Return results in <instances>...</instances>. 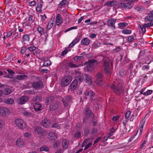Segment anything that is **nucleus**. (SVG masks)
I'll return each mask as SVG.
<instances>
[{
    "instance_id": "f257e3e1",
    "label": "nucleus",
    "mask_w": 153,
    "mask_h": 153,
    "mask_svg": "<svg viewBox=\"0 0 153 153\" xmlns=\"http://www.w3.org/2000/svg\"><path fill=\"white\" fill-rule=\"evenodd\" d=\"M114 93L116 94H119L124 92V84L120 82H118L117 85L113 84H111L110 87Z\"/></svg>"
},
{
    "instance_id": "f03ea898",
    "label": "nucleus",
    "mask_w": 153,
    "mask_h": 153,
    "mask_svg": "<svg viewBox=\"0 0 153 153\" xmlns=\"http://www.w3.org/2000/svg\"><path fill=\"white\" fill-rule=\"evenodd\" d=\"M72 80V77L70 75H68L63 77L61 81V84L62 86H67L70 83Z\"/></svg>"
},
{
    "instance_id": "7ed1b4c3",
    "label": "nucleus",
    "mask_w": 153,
    "mask_h": 153,
    "mask_svg": "<svg viewBox=\"0 0 153 153\" xmlns=\"http://www.w3.org/2000/svg\"><path fill=\"white\" fill-rule=\"evenodd\" d=\"M102 64L105 73L107 75L110 74L111 73L110 63L109 62L104 61Z\"/></svg>"
},
{
    "instance_id": "20e7f679",
    "label": "nucleus",
    "mask_w": 153,
    "mask_h": 153,
    "mask_svg": "<svg viewBox=\"0 0 153 153\" xmlns=\"http://www.w3.org/2000/svg\"><path fill=\"white\" fill-rule=\"evenodd\" d=\"M102 64L105 73L107 75L110 74L111 73L110 63L109 62L104 61Z\"/></svg>"
},
{
    "instance_id": "39448f33",
    "label": "nucleus",
    "mask_w": 153,
    "mask_h": 153,
    "mask_svg": "<svg viewBox=\"0 0 153 153\" xmlns=\"http://www.w3.org/2000/svg\"><path fill=\"white\" fill-rule=\"evenodd\" d=\"M15 123L16 126L22 129L25 128L26 126V124L24 121L20 118L16 119Z\"/></svg>"
},
{
    "instance_id": "423d86ee",
    "label": "nucleus",
    "mask_w": 153,
    "mask_h": 153,
    "mask_svg": "<svg viewBox=\"0 0 153 153\" xmlns=\"http://www.w3.org/2000/svg\"><path fill=\"white\" fill-rule=\"evenodd\" d=\"M34 131L36 134L41 136L45 135L46 131L42 128L39 126H36L34 128Z\"/></svg>"
},
{
    "instance_id": "0eeeda50",
    "label": "nucleus",
    "mask_w": 153,
    "mask_h": 153,
    "mask_svg": "<svg viewBox=\"0 0 153 153\" xmlns=\"http://www.w3.org/2000/svg\"><path fill=\"white\" fill-rule=\"evenodd\" d=\"M85 116L87 117L94 119L95 117V115L92 112L89 107H86L85 108V110L84 112Z\"/></svg>"
},
{
    "instance_id": "6e6552de",
    "label": "nucleus",
    "mask_w": 153,
    "mask_h": 153,
    "mask_svg": "<svg viewBox=\"0 0 153 153\" xmlns=\"http://www.w3.org/2000/svg\"><path fill=\"white\" fill-rule=\"evenodd\" d=\"M117 20V19H109L107 21V25L108 27H111L112 29H114L116 28L115 24Z\"/></svg>"
},
{
    "instance_id": "1a4fd4ad",
    "label": "nucleus",
    "mask_w": 153,
    "mask_h": 153,
    "mask_svg": "<svg viewBox=\"0 0 153 153\" xmlns=\"http://www.w3.org/2000/svg\"><path fill=\"white\" fill-rule=\"evenodd\" d=\"M32 86L33 88H42L43 86V82L42 81L33 82L32 84Z\"/></svg>"
},
{
    "instance_id": "9d476101",
    "label": "nucleus",
    "mask_w": 153,
    "mask_h": 153,
    "mask_svg": "<svg viewBox=\"0 0 153 153\" xmlns=\"http://www.w3.org/2000/svg\"><path fill=\"white\" fill-rule=\"evenodd\" d=\"M102 74L101 73H99L97 74L96 75V79L95 80V82L97 84L100 85H102L101 82L102 80Z\"/></svg>"
},
{
    "instance_id": "9b49d317",
    "label": "nucleus",
    "mask_w": 153,
    "mask_h": 153,
    "mask_svg": "<svg viewBox=\"0 0 153 153\" xmlns=\"http://www.w3.org/2000/svg\"><path fill=\"white\" fill-rule=\"evenodd\" d=\"M29 100L28 97L26 96H22L19 98V103L22 105L28 102Z\"/></svg>"
},
{
    "instance_id": "f8f14e48",
    "label": "nucleus",
    "mask_w": 153,
    "mask_h": 153,
    "mask_svg": "<svg viewBox=\"0 0 153 153\" xmlns=\"http://www.w3.org/2000/svg\"><path fill=\"white\" fill-rule=\"evenodd\" d=\"M84 79H85L87 82L90 85H92V81L91 79V76L88 74H82Z\"/></svg>"
},
{
    "instance_id": "ddd939ff",
    "label": "nucleus",
    "mask_w": 153,
    "mask_h": 153,
    "mask_svg": "<svg viewBox=\"0 0 153 153\" xmlns=\"http://www.w3.org/2000/svg\"><path fill=\"white\" fill-rule=\"evenodd\" d=\"M62 22V18L59 14L56 15V23L57 26L59 25Z\"/></svg>"
},
{
    "instance_id": "4468645a",
    "label": "nucleus",
    "mask_w": 153,
    "mask_h": 153,
    "mask_svg": "<svg viewBox=\"0 0 153 153\" xmlns=\"http://www.w3.org/2000/svg\"><path fill=\"white\" fill-rule=\"evenodd\" d=\"M40 124L42 126L45 128H48L50 126V121L49 120L45 119Z\"/></svg>"
},
{
    "instance_id": "2eb2a0df",
    "label": "nucleus",
    "mask_w": 153,
    "mask_h": 153,
    "mask_svg": "<svg viewBox=\"0 0 153 153\" xmlns=\"http://www.w3.org/2000/svg\"><path fill=\"white\" fill-rule=\"evenodd\" d=\"M59 103L56 102L50 106L49 110L50 111H53L55 110L58 109L59 106Z\"/></svg>"
},
{
    "instance_id": "dca6fc26",
    "label": "nucleus",
    "mask_w": 153,
    "mask_h": 153,
    "mask_svg": "<svg viewBox=\"0 0 153 153\" xmlns=\"http://www.w3.org/2000/svg\"><path fill=\"white\" fill-rule=\"evenodd\" d=\"M77 82L76 80H74L70 86V88L72 91H74L77 85Z\"/></svg>"
},
{
    "instance_id": "f3484780",
    "label": "nucleus",
    "mask_w": 153,
    "mask_h": 153,
    "mask_svg": "<svg viewBox=\"0 0 153 153\" xmlns=\"http://www.w3.org/2000/svg\"><path fill=\"white\" fill-rule=\"evenodd\" d=\"M89 39L88 38H85L82 40L81 44L84 45H88L89 44Z\"/></svg>"
},
{
    "instance_id": "a211bd4d",
    "label": "nucleus",
    "mask_w": 153,
    "mask_h": 153,
    "mask_svg": "<svg viewBox=\"0 0 153 153\" xmlns=\"http://www.w3.org/2000/svg\"><path fill=\"white\" fill-rule=\"evenodd\" d=\"M43 3V1H42L41 0L37 4V7L36 8V11L38 12H40L41 11V8L42 6V4Z\"/></svg>"
},
{
    "instance_id": "6ab92c4d",
    "label": "nucleus",
    "mask_w": 153,
    "mask_h": 153,
    "mask_svg": "<svg viewBox=\"0 0 153 153\" xmlns=\"http://www.w3.org/2000/svg\"><path fill=\"white\" fill-rule=\"evenodd\" d=\"M33 107L34 110L35 111H40L41 110V109H40L41 107V105L38 102L35 103Z\"/></svg>"
},
{
    "instance_id": "aec40b11",
    "label": "nucleus",
    "mask_w": 153,
    "mask_h": 153,
    "mask_svg": "<svg viewBox=\"0 0 153 153\" xmlns=\"http://www.w3.org/2000/svg\"><path fill=\"white\" fill-rule=\"evenodd\" d=\"M1 114L3 115H7L10 113L9 110L7 108L4 107H2V109H1Z\"/></svg>"
},
{
    "instance_id": "412c9836",
    "label": "nucleus",
    "mask_w": 153,
    "mask_h": 153,
    "mask_svg": "<svg viewBox=\"0 0 153 153\" xmlns=\"http://www.w3.org/2000/svg\"><path fill=\"white\" fill-rule=\"evenodd\" d=\"M7 71L8 72V74L4 76V77L8 78H12L13 76L12 75L14 74V72L12 70L8 69L7 70Z\"/></svg>"
},
{
    "instance_id": "4be33fe9",
    "label": "nucleus",
    "mask_w": 153,
    "mask_h": 153,
    "mask_svg": "<svg viewBox=\"0 0 153 153\" xmlns=\"http://www.w3.org/2000/svg\"><path fill=\"white\" fill-rule=\"evenodd\" d=\"M62 144L63 147L64 149H66L68 148L69 143L68 141L66 139H64L62 140Z\"/></svg>"
},
{
    "instance_id": "5701e85b",
    "label": "nucleus",
    "mask_w": 153,
    "mask_h": 153,
    "mask_svg": "<svg viewBox=\"0 0 153 153\" xmlns=\"http://www.w3.org/2000/svg\"><path fill=\"white\" fill-rule=\"evenodd\" d=\"M16 144L17 145L22 147L24 145V142L23 140L20 138L16 141Z\"/></svg>"
},
{
    "instance_id": "b1692460",
    "label": "nucleus",
    "mask_w": 153,
    "mask_h": 153,
    "mask_svg": "<svg viewBox=\"0 0 153 153\" xmlns=\"http://www.w3.org/2000/svg\"><path fill=\"white\" fill-rule=\"evenodd\" d=\"M4 102L5 103L9 105H12L14 102V101L13 99L9 98L5 100Z\"/></svg>"
},
{
    "instance_id": "393cba45",
    "label": "nucleus",
    "mask_w": 153,
    "mask_h": 153,
    "mask_svg": "<svg viewBox=\"0 0 153 153\" xmlns=\"http://www.w3.org/2000/svg\"><path fill=\"white\" fill-rule=\"evenodd\" d=\"M68 3L67 0H63L60 2L59 4L58 7L59 8H61L62 7H65L66 4Z\"/></svg>"
},
{
    "instance_id": "a878e982",
    "label": "nucleus",
    "mask_w": 153,
    "mask_h": 153,
    "mask_svg": "<svg viewBox=\"0 0 153 153\" xmlns=\"http://www.w3.org/2000/svg\"><path fill=\"white\" fill-rule=\"evenodd\" d=\"M117 4V2L115 1H108L105 3L106 5L109 6H114L116 5Z\"/></svg>"
},
{
    "instance_id": "bb28decb",
    "label": "nucleus",
    "mask_w": 153,
    "mask_h": 153,
    "mask_svg": "<svg viewBox=\"0 0 153 153\" xmlns=\"http://www.w3.org/2000/svg\"><path fill=\"white\" fill-rule=\"evenodd\" d=\"M29 36L27 34L24 35L22 38V42H27L29 41Z\"/></svg>"
},
{
    "instance_id": "cd10ccee",
    "label": "nucleus",
    "mask_w": 153,
    "mask_h": 153,
    "mask_svg": "<svg viewBox=\"0 0 153 153\" xmlns=\"http://www.w3.org/2000/svg\"><path fill=\"white\" fill-rule=\"evenodd\" d=\"M54 24V21L51 20L49 21L47 27V29L50 30L53 27Z\"/></svg>"
},
{
    "instance_id": "c85d7f7f",
    "label": "nucleus",
    "mask_w": 153,
    "mask_h": 153,
    "mask_svg": "<svg viewBox=\"0 0 153 153\" xmlns=\"http://www.w3.org/2000/svg\"><path fill=\"white\" fill-rule=\"evenodd\" d=\"M82 76L80 75H78L76 76L74 80H76L77 82H79V83H81L82 82L83 80V78L82 77Z\"/></svg>"
},
{
    "instance_id": "c756f323",
    "label": "nucleus",
    "mask_w": 153,
    "mask_h": 153,
    "mask_svg": "<svg viewBox=\"0 0 153 153\" xmlns=\"http://www.w3.org/2000/svg\"><path fill=\"white\" fill-rule=\"evenodd\" d=\"M84 135L85 136H87L89 134L90 129L88 127H85L83 128Z\"/></svg>"
},
{
    "instance_id": "7c9ffc66",
    "label": "nucleus",
    "mask_w": 153,
    "mask_h": 153,
    "mask_svg": "<svg viewBox=\"0 0 153 153\" xmlns=\"http://www.w3.org/2000/svg\"><path fill=\"white\" fill-rule=\"evenodd\" d=\"M12 90L10 88H6L4 89L3 93L5 95H8L12 92Z\"/></svg>"
},
{
    "instance_id": "2f4dec72",
    "label": "nucleus",
    "mask_w": 153,
    "mask_h": 153,
    "mask_svg": "<svg viewBox=\"0 0 153 153\" xmlns=\"http://www.w3.org/2000/svg\"><path fill=\"white\" fill-rule=\"evenodd\" d=\"M40 151H45L46 152H48L49 150V149L48 147L46 146H44L42 147H41L40 148Z\"/></svg>"
},
{
    "instance_id": "473e14b6",
    "label": "nucleus",
    "mask_w": 153,
    "mask_h": 153,
    "mask_svg": "<svg viewBox=\"0 0 153 153\" xmlns=\"http://www.w3.org/2000/svg\"><path fill=\"white\" fill-rule=\"evenodd\" d=\"M54 97L53 96L48 97L46 98V101L47 103H50L54 100Z\"/></svg>"
},
{
    "instance_id": "72a5a7b5",
    "label": "nucleus",
    "mask_w": 153,
    "mask_h": 153,
    "mask_svg": "<svg viewBox=\"0 0 153 153\" xmlns=\"http://www.w3.org/2000/svg\"><path fill=\"white\" fill-rule=\"evenodd\" d=\"M98 62L95 59H92L90 60H89L88 62H85V64L87 63H88L90 65H94L95 64H98Z\"/></svg>"
},
{
    "instance_id": "f704fd0d",
    "label": "nucleus",
    "mask_w": 153,
    "mask_h": 153,
    "mask_svg": "<svg viewBox=\"0 0 153 153\" xmlns=\"http://www.w3.org/2000/svg\"><path fill=\"white\" fill-rule=\"evenodd\" d=\"M27 76L26 75H18L17 76V78L19 80H23L25 78H27Z\"/></svg>"
},
{
    "instance_id": "c9c22d12",
    "label": "nucleus",
    "mask_w": 153,
    "mask_h": 153,
    "mask_svg": "<svg viewBox=\"0 0 153 153\" xmlns=\"http://www.w3.org/2000/svg\"><path fill=\"white\" fill-rule=\"evenodd\" d=\"M37 30L40 33V36H42L44 33L43 29L41 27H38L37 29Z\"/></svg>"
},
{
    "instance_id": "e433bc0d",
    "label": "nucleus",
    "mask_w": 153,
    "mask_h": 153,
    "mask_svg": "<svg viewBox=\"0 0 153 153\" xmlns=\"http://www.w3.org/2000/svg\"><path fill=\"white\" fill-rule=\"evenodd\" d=\"M65 99L68 102H71L72 100V97L71 95H66L65 97Z\"/></svg>"
},
{
    "instance_id": "4c0bfd02",
    "label": "nucleus",
    "mask_w": 153,
    "mask_h": 153,
    "mask_svg": "<svg viewBox=\"0 0 153 153\" xmlns=\"http://www.w3.org/2000/svg\"><path fill=\"white\" fill-rule=\"evenodd\" d=\"M83 59L82 56H76L73 58V59L75 61H79Z\"/></svg>"
},
{
    "instance_id": "58836bf2",
    "label": "nucleus",
    "mask_w": 153,
    "mask_h": 153,
    "mask_svg": "<svg viewBox=\"0 0 153 153\" xmlns=\"http://www.w3.org/2000/svg\"><path fill=\"white\" fill-rule=\"evenodd\" d=\"M128 24L125 23H119L118 26L119 28H124Z\"/></svg>"
},
{
    "instance_id": "ea45409f",
    "label": "nucleus",
    "mask_w": 153,
    "mask_h": 153,
    "mask_svg": "<svg viewBox=\"0 0 153 153\" xmlns=\"http://www.w3.org/2000/svg\"><path fill=\"white\" fill-rule=\"evenodd\" d=\"M153 25V22L151 21L149 22L147 24H144V26L145 27H149Z\"/></svg>"
},
{
    "instance_id": "a19ab883",
    "label": "nucleus",
    "mask_w": 153,
    "mask_h": 153,
    "mask_svg": "<svg viewBox=\"0 0 153 153\" xmlns=\"http://www.w3.org/2000/svg\"><path fill=\"white\" fill-rule=\"evenodd\" d=\"M68 66L71 68H77L78 66L76 64H73L71 62H69L68 63Z\"/></svg>"
},
{
    "instance_id": "79ce46f5",
    "label": "nucleus",
    "mask_w": 153,
    "mask_h": 153,
    "mask_svg": "<svg viewBox=\"0 0 153 153\" xmlns=\"http://www.w3.org/2000/svg\"><path fill=\"white\" fill-rule=\"evenodd\" d=\"M51 127L52 128H55L57 129H59L60 128V127L57 123H54L52 125Z\"/></svg>"
},
{
    "instance_id": "37998d69",
    "label": "nucleus",
    "mask_w": 153,
    "mask_h": 153,
    "mask_svg": "<svg viewBox=\"0 0 153 153\" xmlns=\"http://www.w3.org/2000/svg\"><path fill=\"white\" fill-rule=\"evenodd\" d=\"M59 145L60 143L59 142L55 141L53 143V147L55 149H56L59 146Z\"/></svg>"
},
{
    "instance_id": "c03bdc74",
    "label": "nucleus",
    "mask_w": 153,
    "mask_h": 153,
    "mask_svg": "<svg viewBox=\"0 0 153 153\" xmlns=\"http://www.w3.org/2000/svg\"><path fill=\"white\" fill-rule=\"evenodd\" d=\"M22 114L24 116H27V117L30 116L32 114L31 113L26 111L22 112Z\"/></svg>"
},
{
    "instance_id": "a18cd8bd",
    "label": "nucleus",
    "mask_w": 153,
    "mask_h": 153,
    "mask_svg": "<svg viewBox=\"0 0 153 153\" xmlns=\"http://www.w3.org/2000/svg\"><path fill=\"white\" fill-rule=\"evenodd\" d=\"M120 117V116L119 115H116V116H114L112 117L111 118V120H112L117 122V121H118L119 119V118Z\"/></svg>"
},
{
    "instance_id": "49530a36",
    "label": "nucleus",
    "mask_w": 153,
    "mask_h": 153,
    "mask_svg": "<svg viewBox=\"0 0 153 153\" xmlns=\"http://www.w3.org/2000/svg\"><path fill=\"white\" fill-rule=\"evenodd\" d=\"M98 131L97 128H93L92 130L91 131V134L92 135L96 134L97 133Z\"/></svg>"
},
{
    "instance_id": "de8ad7c7",
    "label": "nucleus",
    "mask_w": 153,
    "mask_h": 153,
    "mask_svg": "<svg viewBox=\"0 0 153 153\" xmlns=\"http://www.w3.org/2000/svg\"><path fill=\"white\" fill-rule=\"evenodd\" d=\"M51 64V63L50 61L49 60L48 61H45L43 63V66H48L50 65Z\"/></svg>"
},
{
    "instance_id": "09e8293b",
    "label": "nucleus",
    "mask_w": 153,
    "mask_h": 153,
    "mask_svg": "<svg viewBox=\"0 0 153 153\" xmlns=\"http://www.w3.org/2000/svg\"><path fill=\"white\" fill-rule=\"evenodd\" d=\"M153 92L152 90H148L146 92H144L143 95L145 96H147L151 94Z\"/></svg>"
},
{
    "instance_id": "8fccbe9b",
    "label": "nucleus",
    "mask_w": 153,
    "mask_h": 153,
    "mask_svg": "<svg viewBox=\"0 0 153 153\" xmlns=\"http://www.w3.org/2000/svg\"><path fill=\"white\" fill-rule=\"evenodd\" d=\"M124 8H126L130 9L132 7V4L130 3H125Z\"/></svg>"
},
{
    "instance_id": "3c124183",
    "label": "nucleus",
    "mask_w": 153,
    "mask_h": 153,
    "mask_svg": "<svg viewBox=\"0 0 153 153\" xmlns=\"http://www.w3.org/2000/svg\"><path fill=\"white\" fill-rule=\"evenodd\" d=\"M131 32V31L129 30H125L122 31V33L125 34H130Z\"/></svg>"
},
{
    "instance_id": "603ef678",
    "label": "nucleus",
    "mask_w": 153,
    "mask_h": 153,
    "mask_svg": "<svg viewBox=\"0 0 153 153\" xmlns=\"http://www.w3.org/2000/svg\"><path fill=\"white\" fill-rule=\"evenodd\" d=\"M140 27L141 29L143 34H144L146 33V29L145 28L146 27L144 26V25L143 26L140 25Z\"/></svg>"
},
{
    "instance_id": "864d4df0",
    "label": "nucleus",
    "mask_w": 153,
    "mask_h": 153,
    "mask_svg": "<svg viewBox=\"0 0 153 153\" xmlns=\"http://www.w3.org/2000/svg\"><path fill=\"white\" fill-rule=\"evenodd\" d=\"M88 63V65H87V69L89 71H91L92 69L93 68V65H90Z\"/></svg>"
},
{
    "instance_id": "5fc2aeb1",
    "label": "nucleus",
    "mask_w": 153,
    "mask_h": 153,
    "mask_svg": "<svg viewBox=\"0 0 153 153\" xmlns=\"http://www.w3.org/2000/svg\"><path fill=\"white\" fill-rule=\"evenodd\" d=\"M25 93L26 94H34L35 92L33 90H29L25 91Z\"/></svg>"
},
{
    "instance_id": "6e6d98bb",
    "label": "nucleus",
    "mask_w": 153,
    "mask_h": 153,
    "mask_svg": "<svg viewBox=\"0 0 153 153\" xmlns=\"http://www.w3.org/2000/svg\"><path fill=\"white\" fill-rule=\"evenodd\" d=\"M95 94L94 92L91 90L89 91V96L91 98L94 97Z\"/></svg>"
},
{
    "instance_id": "4d7b16f0",
    "label": "nucleus",
    "mask_w": 153,
    "mask_h": 153,
    "mask_svg": "<svg viewBox=\"0 0 153 153\" xmlns=\"http://www.w3.org/2000/svg\"><path fill=\"white\" fill-rule=\"evenodd\" d=\"M36 48L35 46H31L28 48V49L32 52V53L35 51Z\"/></svg>"
},
{
    "instance_id": "13d9d810",
    "label": "nucleus",
    "mask_w": 153,
    "mask_h": 153,
    "mask_svg": "<svg viewBox=\"0 0 153 153\" xmlns=\"http://www.w3.org/2000/svg\"><path fill=\"white\" fill-rule=\"evenodd\" d=\"M131 113V112L130 111H128L126 112L125 115V117L126 119H127L129 117Z\"/></svg>"
},
{
    "instance_id": "bf43d9fd",
    "label": "nucleus",
    "mask_w": 153,
    "mask_h": 153,
    "mask_svg": "<svg viewBox=\"0 0 153 153\" xmlns=\"http://www.w3.org/2000/svg\"><path fill=\"white\" fill-rule=\"evenodd\" d=\"M134 39V38L132 36H131L128 37L127 40L128 42H131Z\"/></svg>"
},
{
    "instance_id": "052dcab7",
    "label": "nucleus",
    "mask_w": 153,
    "mask_h": 153,
    "mask_svg": "<svg viewBox=\"0 0 153 153\" xmlns=\"http://www.w3.org/2000/svg\"><path fill=\"white\" fill-rule=\"evenodd\" d=\"M68 63L69 62L64 61L62 62V64L64 65V67H65L66 66H68Z\"/></svg>"
},
{
    "instance_id": "680f3d73",
    "label": "nucleus",
    "mask_w": 153,
    "mask_h": 153,
    "mask_svg": "<svg viewBox=\"0 0 153 153\" xmlns=\"http://www.w3.org/2000/svg\"><path fill=\"white\" fill-rule=\"evenodd\" d=\"M91 122L93 126H96L97 124V120L95 119H93L91 120Z\"/></svg>"
},
{
    "instance_id": "e2e57ef3",
    "label": "nucleus",
    "mask_w": 153,
    "mask_h": 153,
    "mask_svg": "<svg viewBox=\"0 0 153 153\" xmlns=\"http://www.w3.org/2000/svg\"><path fill=\"white\" fill-rule=\"evenodd\" d=\"M77 28V27L76 26L73 27H71L69 28H68V29L66 30H65V32L66 33V32L68 31L71 30H73V29H75Z\"/></svg>"
},
{
    "instance_id": "0e129e2a",
    "label": "nucleus",
    "mask_w": 153,
    "mask_h": 153,
    "mask_svg": "<svg viewBox=\"0 0 153 153\" xmlns=\"http://www.w3.org/2000/svg\"><path fill=\"white\" fill-rule=\"evenodd\" d=\"M81 37L79 36L78 38H76L74 39L73 41L76 44L81 39Z\"/></svg>"
},
{
    "instance_id": "69168bd1",
    "label": "nucleus",
    "mask_w": 153,
    "mask_h": 153,
    "mask_svg": "<svg viewBox=\"0 0 153 153\" xmlns=\"http://www.w3.org/2000/svg\"><path fill=\"white\" fill-rule=\"evenodd\" d=\"M68 52V50L65 48V49L62 52L61 54L62 56H64L67 54Z\"/></svg>"
},
{
    "instance_id": "338daca9",
    "label": "nucleus",
    "mask_w": 153,
    "mask_h": 153,
    "mask_svg": "<svg viewBox=\"0 0 153 153\" xmlns=\"http://www.w3.org/2000/svg\"><path fill=\"white\" fill-rule=\"evenodd\" d=\"M92 143H88L85 147L84 150H86L88 149L92 145Z\"/></svg>"
},
{
    "instance_id": "774afa93",
    "label": "nucleus",
    "mask_w": 153,
    "mask_h": 153,
    "mask_svg": "<svg viewBox=\"0 0 153 153\" xmlns=\"http://www.w3.org/2000/svg\"><path fill=\"white\" fill-rule=\"evenodd\" d=\"M88 117H84L83 118V123L86 124L87 123V121L88 120Z\"/></svg>"
}]
</instances>
